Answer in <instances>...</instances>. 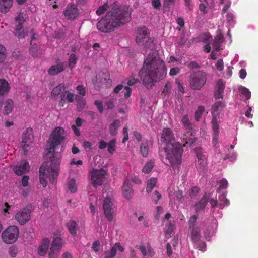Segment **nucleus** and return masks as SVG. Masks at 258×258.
<instances>
[{"label": "nucleus", "instance_id": "obj_1", "mask_svg": "<svg viewBox=\"0 0 258 258\" xmlns=\"http://www.w3.org/2000/svg\"><path fill=\"white\" fill-rule=\"evenodd\" d=\"M65 137V131L60 127H56L50 135L48 141L49 144L48 152L53 153V155L50 158L49 165L48 163L43 164L39 169L40 183L43 187H46L47 185L46 177L49 178L52 184L56 182L61 154L60 152L55 151L64 143Z\"/></svg>", "mask_w": 258, "mask_h": 258}, {"label": "nucleus", "instance_id": "obj_2", "mask_svg": "<svg viewBox=\"0 0 258 258\" xmlns=\"http://www.w3.org/2000/svg\"><path fill=\"white\" fill-rule=\"evenodd\" d=\"M167 75L165 62L157 58L154 53H150L145 59L139 75L143 84L147 88H152L156 83L164 79Z\"/></svg>", "mask_w": 258, "mask_h": 258}, {"label": "nucleus", "instance_id": "obj_3", "mask_svg": "<svg viewBox=\"0 0 258 258\" xmlns=\"http://www.w3.org/2000/svg\"><path fill=\"white\" fill-rule=\"evenodd\" d=\"M131 19V12L127 8L114 3L105 15L97 23V28L101 32L110 33L127 23Z\"/></svg>", "mask_w": 258, "mask_h": 258}, {"label": "nucleus", "instance_id": "obj_4", "mask_svg": "<svg viewBox=\"0 0 258 258\" xmlns=\"http://www.w3.org/2000/svg\"><path fill=\"white\" fill-rule=\"evenodd\" d=\"M163 150L165 157H162L161 160L166 165L174 169L181 164L183 150L179 142L167 145Z\"/></svg>", "mask_w": 258, "mask_h": 258}, {"label": "nucleus", "instance_id": "obj_5", "mask_svg": "<svg viewBox=\"0 0 258 258\" xmlns=\"http://www.w3.org/2000/svg\"><path fill=\"white\" fill-rule=\"evenodd\" d=\"M136 42L139 45L144 46L145 48H150L153 46V40L150 38V33L146 27L139 29Z\"/></svg>", "mask_w": 258, "mask_h": 258}, {"label": "nucleus", "instance_id": "obj_6", "mask_svg": "<svg viewBox=\"0 0 258 258\" xmlns=\"http://www.w3.org/2000/svg\"><path fill=\"white\" fill-rule=\"evenodd\" d=\"M206 80L205 73L201 71L194 72L190 76V87L194 90H200L206 83Z\"/></svg>", "mask_w": 258, "mask_h": 258}, {"label": "nucleus", "instance_id": "obj_7", "mask_svg": "<svg viewBox=\"0 0 258 258\" xmlns=\"http://www.w3.org/2000/svg\"><path fill=\"white\" fill-rule=\"evenodd\" d=\"M19 230L16 226H10L2 234V238L4 242L11 244L15 242L18 238Z\"/></svg>", "mask_w": 258, "mask_h": 258}, {"label": "nucleus", "instance_id": "obj_8", "mask_svg": "<svg viewBox=\"0 0 258 258\" xmlns=\"http://www.w3.org/2000/svg\"><path fill=\"white\" fill-rule=\"evenodd\" d=\"M32 207L28 205L20 209L15 216V220L21 225H23L31 219Z\"/></svg>", "mask_w": 258, "mask_h": 258}, {"label": "nucleus", "instance_id": "obj_9", "mask_svg": "<svg viewBox=\"0 0 258 258\" xmlns=\"http://www.w3.org/2000/svg\"><path fill=\"white\" fill-rule=\"evenodd\" d=\"M106 175V171L103 169H94L91 172V181L93 186L97 187L103 184Z\"/></svg>", "mask_w": 258, "mask_h": 258}, {"label": "nucleus", "instance_id": "obj_10", "mask_svg": "<svg viewBox=\"0 0 258 258\" xmlns=\"http://www.w3.org/2000/svg\"><path fill=\"white\" fill-rule=\"evenodd\" d=\"M63 246L62 239L60 237L53 239L48 253L49 258H57Z\"/></svg>", "mask_w": 258, "mask_h": 258}, {"label": "nucleus", "instance_id": "obj_11", "mask_svg": "<svg viewBox=\"0 0 258 258\" xmlns=\"http://www.w3.org/2000/svg\"><path fill=\"white\" fill-rule=\"evenodd\" d=\"M103 209L107 220L112 221L113 219V203L109 198H106L103 201Z\"/></svg>", "mask_w": 258, "mask_h": 258}, {"label": "nucleus", "instance_id": "obj_12", "mask_svg": "<svg viewBox=\"0 0 258 258\" xmlns=\"http://www.w3.org/2000/svg\"><path fill=\"white\" fill-rule=\"evenodd\" d=\"M63 13L68 19L73 20L77 17L79 10L75 4L70 3L67 5Z\"/></svg>", "mask_w": 258, "mask_h": 258}, {"label": "nucleus", "instance_id": "obj_13", "mask_svg": "<svg viewBox=\"0 0 258 258\" xmlns=\"http://www.w3.org/2000/svg\"><path fill=\"white\" fill-rule=\"evenodd\" d=\"M174 136L172 131L169 128H164L161 133V141L166 144H173L174 141Z\"/></svg>", "mask_w": 258, "mask_h": 258}, {"label": "nucleus", "instance_id": "obj_14", "mask_svg": "<svg viewBox=\"0 0 258 258\" xmlns=\"http://www.w3.org/2000/svg\"><path fill=\"white\" fill-rule=\"evenodd\" d=\"M123 196L126 199H131L134 194L131 182L128 179H126L121 187Z\"/></svg>", "mask_w": 258, "mask_h": 258}, {"label": "nucleus", "instance_id": "obj_15", "mask_svg": "<svg viewBox=\"0 0 258 258\" xmlns=\"http://www.w3.org/2000/svg\"><path fill=\"white\" fill-rule=\"evenodd\" d=\"M68 88V86L64 83H61L53 88L51 91V97L53 99H57L58 96L61 94L62 92L66 94L67 91L66 90Z\"/></svg>", "mask_w": 258, "mask_h": 258}, {"label": "nucleus", "instance_id": "obj_16", "mask_svg": "<svg viewBox=\"0 0 258 258\" xmlns=\"http://www.w3.org/2000/svg\"><path fill=\"white\" fill-rule=\"evenodd\" d=\"M30 169V166L28 162L24 161L22 162L20 165L14 167V171L16 175L21 176L23 174L26 173Z\"/></svg>", "mask_w": 258, "mask_h": 258}, {"label": "nucleus", "instance_id": "obj_17", "mask_svg": "<svg viewBox=\"0 0 258 258\" xmlns=\"http://www.w3.org/2000/svg\"><path fill=\"white\" fill-rule=\"evenodd\" d=\"M212 127L213 131V144L215 146L218 142L219 125L216 117H213L211 121Z\"/></svg>", "mask_w": 258, "mask_h": 258}, {"label": "nucleus", "instance_id": "obj_18", "mask_svg": "<svg viewBox=\"0 0 258 258\" xmlns=\"http://www.w3.org/2000/svg\"><path fill=\"white\" fill-rule=\"evenodd\" d=\"M14 107V102L11 99H7L5 102H0V111L3 108V113L9 115L12 112Z\"/></svg>", "mask_w": 258, "mask_h": 258}, {"label": "nucleus", "instance_id": "obj_19", "mask_svg": "<svg viewBox=\"0 0 258 258\" xmlns=\"http://www.w3.org/2000/svg\"><path fill=\"white\" fill-rule=\"evenodd\" d=\"M66 67L64 62H60L56 65L52 66L48 70V73L51 76L56 75L62 72Z\"/></svg>", "mask_w": 258, "mask_h": 258}, {"label": "nucleus", "instance_id": "obj_20", "mask_svg": "<svg viewBox=\"0 0 258 258\" xmlns=\"http://www.w3.org/2000/svg\"><path fill=\"white\" fill-rule=\"evenodd\" d=\"M50 241L48 238H45L42 240V243L38 248V253L41 256H45L48 249Z\"/></svg>", "mask_w": 258, "mask_h": 258}, {"label": "nucleus", "instance_id": "obj_21", "mask_svg": "<svg viewBox=\"0 0 258 258\" xmlns=\"http://www.w3.org/2000/svg\"><path fill=\"white\" fill-rule=\"evenodd\" d=\"M209 198L207 196V194H205L203 195L201 200L196 203L195 205V210L196 212L200 211L205 209Z\"/></svg>", "mask_w": 258, "mask_h": 258}, {"label": "nucleus", "instance_id": "obj_22", "mask_svg": "<svg viewBox=\"0 0 258 258\" xmlns=\"http://www.w3.org/2000/svg\"><path fill=\"white\" fill-rule=\"evenodd\" d=\"M191 240L194 244H197L201 239V230L199 227H196L190 229Z\"/></svg>", "mask_w": 258, "mask_h": 258}, {"label": "nucleus", "instance_id": "obj_23", "mask_svg": "<svg viewBox=\"0 0 258 258\" xmlns=\"http://www.w3.org/2000/svg\"><path fill=\"white\" fill-rule=\"evenodd\" d=\"M216 91L215 92V97L216 99L223 98V93L225 88V84L221 79L217 82Z\"/></svg>", "mask_w": 258, "mask_h": 258}, {"label": "nucleus", "instance_id": "obj_24", "mask_svg": "<svg viewBox=\"0 0 258 258\" xmlns=\"http://www.w3.org/2000/svg\"><path fill=\"white\" fill-rule=\"evenodd\" d=\"M13 0H0V12L6 13L12 7Z\"/></svg>", "mask_w": 258, "mask_h": 258}, {"label": "nucleus", "instance_id": "obj_25", "mask_svg": "<svg viewBox=\"0 0 258 258\" xmlns=\"http://www.w3.org/2000/svg\"><path fill=\"white\" fill-rule=\"evenodd\" d=\"M224 41V37L221 34H219L214 38L212 46L214 50L218 51L220 50L221 46Z\"/></svg>", "mask_w": 258, "mask_h": 258}, {"label": "nucleus", "instance_id": "obj_26", "mask_svg": "<svg viewBox=\"0 0 258 258\" xmlns=\"http://www.w3.org/2000/svg\"><path fill=\"white\" fill-rule=\"evenodd\" d=\"M66 226L68 228L70 234L75 236L77 235L78 230V225L77 222L74 220H71L67 223Z\"/></svg>", "mask_w": 258, "mask_h": 258}, {"label": "nucleus", "instance_id": "obj_27", "mask_svg": "<svg viewBox=\"0 0 258 258\" xmlns=\"http://www.w3.org/2000/svg\"><path fill=\"white\" fill-rule=\"evenodd\" d=\"M120 121L115 119L109 126V132L110 135L115 136L117 133V130L120 125Z\"/></svg>", "mask_w": 258, "mask_h": 258}, {"label": "nucleus", "instance_id": "obj_28", "mask_svg": "<svg viewBox=\"0 0 258 258\" xmlns=\"http://www.w3.org/2000/svg\"><path fill=\"white\" fill-rule=\"evenodd\" d=\"M181 139L182 140V143H180L181 144L182 147H184L186 146H191L195 143L196 141L195 138H188L185 134L181 135Z\"/></svg>", "mask_w": 258, "mask_h": 258}, {"label": "nucleus", "instance_id": "obj_29", "mask_svg": "<svg viewBox=\"0 0 258 258\" xmlns=\"http://www.w3.org/2000/svg\"><path fill=\"white\" fill-rule=\"evenodd\" d=\"M10 89L9 84L4 79H0V95L7 94Z\"/></svg>", "mask_w": 258, "mask_h": 258}, {"label": "nucleus", "instance_id": "obj_30", "mask_svg": "<svg viewBox=\"0 0 258 258\" xmlns=\"http://www.w3.org/2000/svg\"><path fill=\"white\" fill-rule=\"evenodd\" d=\"M219 200L220 203L219 204L218 206L221 209H223L225 206H228L230 204V202L226 198L225 194H223L220 195L219 196Z\"/></svg>", "mask_w": 258, "mask_h": 258}, {"label": "nucleus", "instance_id": "obj_31", "mask_svg": "<svg viewBox=\"0 0 258 258\" xmlns=\"http://www.w3.org/2000/svg\"><path fill=\"white\" fill-rule=\"evenodd\" d=\"M140 152L144 157H147L149 153V144L147 141L141 143L140 145Z\"/></svg>", "mask_w": 258, "mask_h": 258}, {"label": "nucleus", "instance_id": "obj_32", "mask_svg": "<svg viewBox=\"0 0 258 258\" xmlns=\"http://www.w3.org/2000/svg\"><path fill=\"white\" fill-rule=\"evenodd\" d=\"M207 166L206 159L197 161L196 168L200 172H204Z\"/></svg>", "mask_w": 258, "mask_h": 258}, {"label": "nucleus", "instance_id": "obj_33", "mask_svg": "<svg viewBox=\"0 0 258 258\" xmlns=\"http://www.w3.org/2000/svg\"><path fill=\"white\" fill-rule=\"evenodd\" d=\"M157 183V179L155 178H150L147 182L146 187V192L150 193L152 190L153 188L156 186Z\"/></svg>", "mask_w": 258, "mask_h": 258}, {"label": "nucleus", "instance_id": "obj_34", "mask_svg": "<svg viewBox=\"0 0 258 258\" xmlns=\"http://www.w3.org/2000/svg\"><path fill=\"white\" fill-rule=\"evenodd\" d=\"M181 122L182 123L184 127L186 128V129L190 131L192 129V125L190 122L187 115H185L183 116L181 120Z\"/></svg>", "mask_w": 258, "mask_h": 258}, {"label": "nucleus", "instance_id": "obj_35", "mask_svg": "<svg viewBox=\"0 0 258 258\" xmlns=\"http://www.w3.org/2000/svg\"><path fill=\"white\" fill-rule=\"evenodd\" d=\"M154 166V162L152 161H149L146 163L142 169V172L144 173H150Z\"/></svg>", "mask_w": 258, "mask_h": 258}, {"label": "nucleus", "instance_id": "obj_36", "mask_svg": "<svg viewBox=\"0 0 258 258\" xmlns=\"http://www.w3.org/2000/svg\"><path fill=\"white\" fill-rule=\"evenodd\" d=\"M76 100L77 102V106L79 110L83 109L86 106V101L82 97L77 96Z\"/></svg>", "mask_w": 258, "mask_h": 258}, {"label": "nucleus", "instance_id": "obj_37", "mask_svg": "<svg viewBox=\"0 0 258 258\" xmlns=\"http://www.w3.org/2000/svg\"><path fill=\"white\" fill-rule=\"evenodd\" d=\"M225 106L224 102L222 101H219L215 102L212 107V112H217L219 109H222Z\"/></svg>", "mask_w": 258, "mask_h": 258}, {"label": "nucleus", "instance_id": "obj_38", "mask_svg": "<svg viewBox=\"0 0 258 258\" xmlns=\"http://www.w3.org/2000/svg\"><path fill=\"white\" fill-rule=\"evenodd\" d=\"M78 58L74 53H72L70 55L69 58V67L71 69L75 67L77 63Z\"/></svg>", "mask_w": 258, "mask_h": 258}, {"label": "nucleus", "instance_id": "obj_39", "mask_svg": "<svg viewBox=\"0 0 258 258\" xmlns=\"http://www.w3.org/2000/svg\"><path fill=\"white\" fill-rule=\"evenodd\" d=\"M239 91L244 96L245 100H247L250 98L251 93L246 87L242 86L239 88Z\"/></svg>", "mask_w": 258, "mask_h": 258}, {"label": "nucleus", "instance_id": "obj_40", "mask_svg": "<svg viewBox=\"0 0 258 258\" xmlns=\"http://www.w3.org/2000/svg\"><path fill=\"white\" fill-rule=\"evenodd\" d=\"M116 143V142L115 139L111 140L107 144V150L108 153L111 154H112L114 153L115 151Z\"/></svg>", "mask_w": 258, "mask_h": 258}, {"label": "nucleus", "instance_id": "obj_41", "mask_svg": "<svg viewBox=\"0 0 258 258\" xmlns=\"http://www.w3.org/2000/svg\"><path fill=\"white\" fill-rule=\"evenodd\" d=\"M205 111L204 107L199 106L195 113V118L196 121H198L202 117L203 113Z\"/></svg>", "mask_w": 258, "mask_h": 258}, {"label": "nucleus", "instance_id": "obj_42", "mask_svg": "<svg viewBox=\"0 0 258 258\" xmlns=\"http://www.w3.org/2000/svg\"><path fill=\"white\" fill-rule=\"evenodd\" d=\"M29 135L28 133H24L22 135V146L24 149L28 147L30 143V140L28 138Z\"/></svg>", "mask_w": 258, "mask_h": 258}, {"label": "nucleus", "instance_id": "obj_43", "mask_svg": "<svg viewBox=\"0 0 258 258\" xmlns=\"http://www.w3.org/2000/svg\"><path fill=\"white\" fill-rule=\"evenodd\" d=\"M7 57V50L6 48L0 44V63L4 62Z\"/></svg>", "mask_w": 258, "mask_h": 258}, {"label": "nucleus", "instance_id": "obj_44", "mask_svg": "<svg viewBox=\"0 0 258 258\" xmlns=\"http://www.w3.org/2000/svg\"><path fill=\"white\" fill-rule=\"evenodd\" d=\"M68 187L71 192H76L77 189V187L76 184L75 180L73 179L70 180L68 183Z\"/></svg>", "mask_w": 258, "mask_h": 258}, {"label": "nucleus", "instance_id": "obj_45", "mask_svg": "<svg viewBox=\"0 0 258 258\" xmlns=\"http://www.w3.org/2000/svg\"><path fill=\"white\" fill-rule=\"evenodd\" d=\"M108 3H105L103 5L100 6L98 9L96 10V13L97 15L100 16L104 13L108 9Z\"/></svg>", "mask_w": 258, "mask_h": 258}, {"label": "nucleus", "instance_id": "obj_46", "mask_svg": "<svg viewBox=\"0 0 258 258\" xmlns=\"http://www.w3.org/2000/svg\"><path fill=\"white\" fill-rule=\"evenodd\" d=\"M116 255L115 247H112L110 251H106L104 252V258H114Z\"/></svg>", "mask_w": 258, "mask_h": 258}, {"label": "nucleus", "instance_id": "obj_47", "mask_svg": "<svg viewBox=\"0 0 258 258\" xmlns=\"http://www.w3.org/2000/svg\"><path fill=\"white\" fill-rule=\"evenodd\" d=\"M198 160L206 159L205 156L203 154L202 149L200 147H197L194 149Z\"/></svg>", "mask_w": 258, "mask_h": 258}, {"label": "nucleus", "instance_id": "obj_48", "mask_svg": "<svg viewBox=\"0 0 258 258\" xmlns=\"http://www.w3.org/2000/svg\"><path fill=\"white\" fill-rule=\"evenodd\" d=\"M198 219V215H194L191 216L188 220V224L189 228L191 229L192 228H195V226L196 223V221Z\"/></svg>", "mask_w": 258, "mask_h": 258}, {"label": "nucleus", "instance_id": "obj_49", "mask_svg": "<svg viewBox=\"0 0 258 258\" xmlns=\"http://www.w3.org/2000/svg\"><path fill=\"white\" fill-rule=\"evenodd\" d=\"M172 86L170 82L168 81L165 84V85L163 88L162 93L165 95L169 94L171 93Z\"/></svg>", "mask_w": 258, "mask_h": 258}, {"label": "nucleus", "instance_id": "obj_50", "mask_svg": "<svg viewBox=\"0 0 258 258\" xmlns=\"http://www.w3.org/2000/svg\"><path fill=\"white\" fill-rule=\"evenodd\" d=\"M220 185L217 190V192H219L221 189H226L228 187V181L226 179L223 178L220 181Z\"/></svg>", "mask_w": 258, "mask_h": 258}, {"label": "nucleus", "instance_id": "obj_51", "mask_svg": "<svg viewBox=\"0 0 258 258\" xmlns=\"http://www.w3.org/2000/svg\"><path fill=\"white\" fill-rule=\"evenodd\" d=\"M30 53L34 57H37L38 56V47L37 45L34 44L30 48Z\"/></svg>", "mask_w": 258, "mask_h": 258}, {"label": "nucleus", "instance_id": "obj_52", "mask_svg": "<svg viewBox=\"0 0 258 258\" xmlns=\"http://www.w3.org/2000/svg\"><path fill=\"white\" fill-rule=\"evenodd\" d=\"M76 90L78 94L82 95V96H84L86 95V89L82 85H78L76 87Z\"/></svg>", "mask_w": 258, "mask_h": 258}, {"label": "nucleus", "instance_id": "obj_53", "mask_svg": "<svg viewBox=\"0 0 258 258\" xmlns=\"http://www.w3.org/2000/svg\"><path fill=\"white\" fill-rule=\"evenodd\" d=\"M211 36L209 33H205L200 36V40L203 42H207L210 40Z\"/></svg>", "mask_w": 258, "mask_h": 258}, {"label": "nucleus", "instance_id": "obj_54", "mask_svg": "<svg viewBox=\"0 0 258 258\" xmlns=\"http://www.w3.org/2000/svg\"><path fill=\"white\" fill-rule=\"evenodd\" d=\"M131 92L132 89L128 86H125L121 92L122 93H124L123 96L125 99L128 98L131 96Z\"/></svg>", "mask_w": 258, "mask_h": 258}, {"label": "nucleus", "instance_id": "obj_55", "mask_svg": "<svg viewBox=\"0 0 258 258\" xmlns=\"http://www.w3.org/2000/svg\"><path fill=\"white\" fill-rule=\"evenodd\" d=\"M162 198V195L157 190L154 192V196L152 197L155 204H157L159 200Z\"/></svg>", "mask_w": 258, "mask_h": 258}, {"label": "nucleus", "instance_id": "obj_56", "mask_svg": "<svg viewBox=\"0 0 258 258\" xmlns=\"http://www.w3.org/2000/svg\"><path fill=\"white\" fill-rule=\"evenodd\" d=\"M187 67L189 69H197L201 68V66L199 63H198L197 61H192L190 62L188 64Z\"/></svg>", "mask_w": 258, "mask_h": 258}, {"label": "nucleus", "instance_id": "obj_57", "mask_svg": "<svg viewBox=\"0 0 258 258\" xmlns=\"http://www.w3.org/2000/svg\"><path fill=\"white\" fill-rule=\"evenodd\" d=\"M17 252H18L17 248L15 246H12L9 249V255L12 257H16V256L17 254Z\"/></svg>", "mask_w": 258, "mask_h": 258}, {"label": "nucleus", "instance_id": "obj_58", "mask_svg": "<svg viewBox=\"0 0 258 258\" xmlns=\"http://www.w3.org/2000/svg\"><path fill=\"white\" fill-rule=\"evenodd\" d=\"M197 246L199 250L201 251H205L206 248V244L205 242L203 241L199 240V242H198L197 244H195Z\"/></svg>", "mask_w": 258, "mask_h": 258}, {"label": "nucleus", "instance_id": "obj_59", "mask_svg": "<svg viewBox=\"0 0 258 258\" xmlns=\"http://www.w3.org/2000/svg\"><path fill=\"white\" fill-rule=\"evenodd\" d=\"M94 104L96 106L99 112L102 113L103 111V106L102 102L99 100H96L94 102Z\"/></svg>", "mask_w": 258, "mask_h": 258}, {"label": "nucleus", "instance_id": "obj_60", "mask_svg": "<svg viewBox=\"0 0 258 258\" xmlns=\"http://www.w3.org/2000/svg\"><path fill=\"white\" fill-rule=\"evenodd\" d=\"M216 67L218 71H222L224 69V63L222 59H219L217 60Z\"/></svg>", "mask_w": 258, "mask_h": 258}, {"label": "nucleus", "instance_id": "obj_61", "mask_svg": "<svg viewBox=\"0 0 258 258\" xmlns=\"http://www.w3.org/2000/svg\"><path fill=\"white\" fill-rule=\"evenodd\" d=\"M67 94L66 96V100L69 103H72L74 101V95L73 93L69 92L67 91V92L66 93V94Z\"/></svg>", "mask_w": 258, "mask_h": 258}, {"label": "nucleus", "instance_id": "obj_62", "mask_svg": "<svg viewBox=\"0 0 258 258\" xmlns=\"http://www.w3.org/2000/svg\"><path fill=\"white\" fill-rule=\"evenodd\" d=\"M175 197L178 201H181L183 198V192L181 190H178L175 192Z\"/></svg>", "mask_w": 258, "mask_h": 258}, {"label": "nucleus", "instance_id": "obj_63", "mask_svg": "<svg viewBox=\"0 0 258 258\" xmlns=\"http://www.w3.org/2000/svg\"><path fill=\"white\" fill-rule=\"evenodd\" d=\"M100 242L98 240H96L93 243L92 249L95 252H97L99 251L98 248L100 246Z\"/></svg>", "mask_w": 258, "mask_h": 258}, {"label": "nucleus", "instance_id": "obj_64", "mask_svg": "<svg viewBox=\"0 0 258 258\" xmlns=\"http://www.w3.org/2000/svg\"><path fill=\"white\" fill-rule=\"evenodd\" d=\"M180 69L178 67L172 68L170 69L169 74L170 76H174L179 73Z\"/></svg>", "mask_w": 258, "mask_h": 258}]
</instances>
